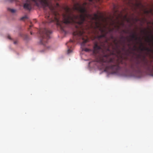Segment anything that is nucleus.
Instances as JSON below:
<instances>
[{"label": "nucleus", "mask_w": 153, "mask_h": 153, "mask_svg": "<svg viewBox=\"0 0 153 153\" xmlns=\"http://www.w3.org/2000/svg\"><path fill=\"white\" fill-rule=\"evenodd\" d=\"M130 68L133 71L136 73H140L142 71L150 72L153 70V66L151 63L145 59L142 61L137 60L131 64Z\"/></svg>", "instance_id": "1"}, {"label": "nucleus", "mask_w": 153, "mask_h": 153, "mask_svg": "<svg viewBox=\"0 0 153 153\" xmlns=\"http://www.w3.org/2000/svg\"><path fill=\"white\" fill-rule=\"evenodd\" d=\"M51 30L46 28L41 29L39 30V44L42 45L45 48L48 49L49 47L47 46L48 39L50 38V34L51 33Z\"/></svg>", "instance_id": "2"}, {"label": "nucleus", "mask_w": 153, "mask_h": 153, "mask_svg": "<svg viewBox=\"0 0 153 153\" xmlns=\"http://www.w3.org/2000/svg\"><path fill=\"white\" fill-rule=\"evenodd\" d=\"M141 46L139 47V49L141 51H146L148 52L153 53V49L148 47H144L143 44L140 41Z\"/></svg>", "instance_id": "3"}, {"label": "nucleus", "mask_w": 153, "mask_h": 153, "mask_svg": "<svg viewBox=\"0 0 153 153\" xmlns=\"http://www.w3.org/2000/svg\"><path fill=\"white\" fill-rule=\"evenodd\" d=\"M130 36L131 37V39H128V41L129 42L132 39H134L135 40H137L138 39V38L135 32L133 33Z\"/></svg>", "instance_id": "4"}, {"label": "nucleus", "mask_w": 153, "mask_h": 153, "mask_svg": "<svg viewBox=\"0 0 153 153\" xmlns=\"http://www.w3.org/2000/svg\"><path fill=\"white\" fill-rule=\"evenodd\" d=\"M20 35L21 37H22L25 40L27 41L29 39V38L27 35L20 34Z\"/></svg>", "instance_id": "5"}, {"label": "nucleus", "mask_w": 153, "mask_h": 153, "mask_svg": "<svg viewBox=\"0 0 153 153\" xmlns=\"http://www.w3.org/2000/svg\"><path fill=\"white\" fill-rule=\"evenodd\" d=\"M121 39H123V40L122 42V43L123 44V48H122V50H123V51H124L125 49V46H124V44H125V37H124V36H122L121 37Z\"/></svg>", "instance_id": "6"}, {"label": "nucleus", "mask_w": 153, "mask_h": 153, "mask_svg": "<svg viewBox=\"0 0 153 153\" xmlns=\"http://www.w3.org/2000/svg\"><path fill=\"white\" fill-rule=\"evenodd\" d=\"M7 10H9V11H10L11 12H12V13H14L16 11L15 10L13 9H11L10 8H8Z\"/></svg>", "instance_id": "7"}, {"label": "nucleus", "mask_w": 153, "mask_h": 153, "mask_svg": "<svg viewBox=\"0 0 153 153\" xmlns=\"http://www.w3.org/2000/svg\"><path fill=\"white\" fill-rule=\"evenodd\" d=\"M82 50V51H85L86 52H88L90 51V50L89 49L87 48H83Z\"/></svg>", "instance_id": "8"}, {"label": "nucleus", "mask_w": 153, "mask_h": 153, "mask_svg": "<svg viewBox=\"0 0 153 153\" xmlns=\"http://www.w3.org/2000/svg\"><path fill=\"white\" fill-rule=\"evenodd\" d=\"M27 16H23V17H22L21 18V20H23L24 19H27Z\"/></svg>", "instance_id": "9"}, {"label": "nucleus", "mask_w": 153, "mask_h": 153, "mask_svg": "<svg viewBox=\"0 0 153 153\" xmlns=\"http://www.w3.org/2000/svg\"><path fill=\"white\" fill-rule=\"evenodd\" d=\"M114 44L115 45L116 47L117 48H118V47H119V46L118 45V43L117 42H115L114 43Z\"/></svg>", "instance_id": "10"}, {"label": "nucleus", "mask_w": 153, "mask_h": 153, "mask_svg": "<svg viewBox=\"0 0 153 153\" xmlns=\"http://www.w3.org/2000/svg\"><path fill=\"white\" fill-rule=\"evenodd\" d=\"M137 47L136 45H134V48L133 49V51H135L137 49Z\"/></svg>", "instance_id": "11"}, {"label": "nucleus", "mask_w": 153, "mask_h": 153, "mask_svg": "<svg viewBox=\"0 0 153 153\" xmlns=\"http://www.w3.org/2000/svg\"><path fill=\"white\" fill-rule=\"evenodd\" d=\"M121 52V51L120 50H118L117 51V53L118 54H120Z\"/></svg>", "instance_id": "12"}, {"label": "nucleus", "mask_w": 153, "mask_h": 153, "mask_svg": "<svg viewBox=\"0 0 153 153\" xmlns=\"http://www.w3.org/2000/svg\"><path fill=\"white\" fill-rule=\"evenodd\" d=\"M144 13H149V11L148 10H146L144 11Z\"/></svg>", "instance_id": "13"}, {"label": "nucleus", "mask_w": 153, "mask_h": 153, "mask_svg": "<svg viewBox=\"0 0 153 153\" xmlns=\"http://www.w3.org/2000/svg\"><path fill=\"white\" fill-rule=\"evenodd\" d=\"M110 38H111V39H114V36H113L112 35H111L110 36Z\"/></svg>", "instance_id": "14"}, {"label": "nucleus", "mask_w": 153, "mask_h": 153, "mask_svg": "<svg viewBox=\"0 0 153 153\" xmlns=\"http://www.w3.org/2000/svg\"><path fill=\"white\" fill-rule=\"evenodd\" d=\"M117 42V39H113V42L114 43Z\"/></svg>", "instance_id": "15"}, {"label": "nucleus", "mask_w": 153, "mask_h": 153, "mask_svg": "<svg viewBox=\"0 0 153 153\" xmlns=\"http://www.w3.org/2000/svg\"><path fill=\"white\" fill-rule=\"evenodd\" d=\"M7 1L9 2H12L14 0H7Z\"/></svg>", "instance_id": "16"}, {"label": "nucleus", "mask_w": 153, "mask_h": 153, "mask_svg": "<svg viewBox=\"0 0 153 153\" xmlns=\"http://www.w3.org/2000/svg\"><path fill=\"white\" fill-rule=\"evenodd\" d=\"M123 32L125 33H128L129 32H128V31H125V30H124L123 31Z\"/></svg>", "instance_id": "17"}, {"label": "nucleus", "mask_w": 153, "mask_h": 153, "mask_svg": "<svg viewBox=\"0 0 153 153\" xmlns=\"http://www.w3.org/2000/svg\"><path fill=\"white\" fill-rule=\"evenodd\" d=\"M8 38L10 39H11V38L10 37V36L9 35L8 36Z\"/></svg>", "instance_id": "18"}, {"label": "nucleus", "mask_w": 153, "mask_h": 153, "mask_svg": "<svg viewBox=\"0 0 153 153\" xmlns=\"http://www.w3.org/2000/svg\"><path fill=\"white\" fill-rule=\"evenodd\" d=\"M59 4L58 3H57L56 4V6L57 7H59Z\"/></svg>", "instance_id": "19"}, {"label": "nucleus", "mask_w": 153, "mask_h": 153, "mask_svg": "<svg viewBox=\"0 0 153 153\" xmlns=\"http://www.w3.org/2000/svg\"><path fill=\"white\" fill-rule=\"evenodd\" d=\"M32 26V25H30L29 26V27L28 28V30H29L30 29V28Z\"/></svg>", "instance_id": "20"}, {"label": "nucleus", "mask_w": 153, "mask_h": 153, "mask_svg": "<svg viewBox=\"0 0 153 153\" xmlns=\"http://www.w3.org/2000/svg\"><path fill=\"white\" fill-rule=\"evenodd\" d=\"M30 34L31 35H32L33 34L32 32L31 31H30Z\"/></svg>", "instance_id": "21"}, {"label": "nucleus", "mask_w": 153, "mask_h": 153, "mask_svg": "<svg viewBox=\"0 0 153 153\" xmlns=\"http://www.w3.org/2000/svg\"><path fill=\"white\" fill-rule=\"evenodd\" d=\"M109 30H110V31H111L113 30H111V29H109Z\"/></svg>", "instance_id": "22"}, {"label": "nucleus", "mask_w": 153, "mask_h": 153, "mask_svg": "<svg viewBox=\"0 0 153 153\" xmlns=\"http://www.w3.org/2000/svg\"><path fill=\"white\" fill-rule=\"evenodd\" d=\"M16 43H17V42H16V41L14 42V44H16Z\"/></svg>", "instance_id": "23"}, {"label": "nucleus", "mask_w": 153, "mask_h": 153, "mask_svg": "<svg viewBox=\"0 0 153 153\" xmlns=\"http://www.w3.org/2000/svg\"><path fill=\"white\" fill-rule=\"evenodd\" d=\"M138 19H136V21H138Z\"/></svg>", "instance_id": "24"}, {"label": "nucleus", "mask_w": 153, "mask_h": 153, "mask_svg": "<svg viewBox=\"0 0 153 153\" xmlns=\"http://www.w3.org/2000/svg\"><path fill=\"white\" fill-rule=\"evenodd\" d=\"M128 46H130V44H128Z\"/></svg>", "instance_id": "25"}]
</instances>
